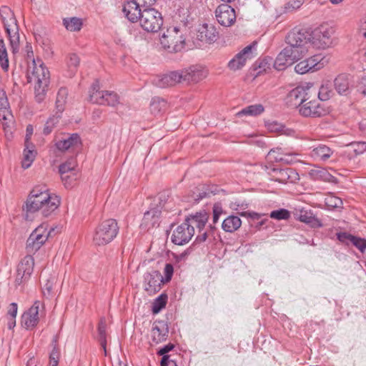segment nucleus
<instances>
[{"mask_svg": "<svg viewBox=\"0 0 366 366\" xmlns=\"http://www.w3.org/2000/svg\"><path fill=\"white\" fill-rule=\"evenodd\" d=\"M257 42L254 41L237 54L228 62L229 69L232 71L241 69L245 65L246 61L253 57V51L255 50Z\"/></svg>", "mask_w": 366, "mask_h": 366, "instance_id": "obj_12", "label": "nucleus"}, {"mask_svg": "<svg viewBox=\"0 0 366 366\" xmlns=\"http://www.w3.org/2000/svg\"><path fill=\"white\" fill-rule=\"evenodd\" d=\"M174 273L173 265L170 263L166 264L164 269V282H168L171 280Z\"/></svg>", "mask_w": 366, "mask_h": 366, "instance_id": "obj_55", "label": "nucleus"}, {"mask_svg": "<svg viewBox=\"0 0 366 366\" xmlns=\"http://www.w3.org/2000/svg\"><path fill=\"white\" fill-rule=\"evenodd\" d=\"M89 101L93 104L115 107L119 104V97L114 92L100 90L99 81L97 80L89 90Z\"/></svg>", "mask_w": 366, "mask_h": 366, "instance_id": "obj_5", "label": "nucleus"}, {"mask_svg": "<svg viewBox=\"0 0 366 366\" xmlns=\"http://www.w3.org/2000/svg\"><path fill=\"white\" fill-rule=\"evenodd\" d=\"M241 215L244 217H249L253 220H259L257 226V227L264 224L265 222L267 220L266 218L262 219V217H263L264 214H258L256 212H242Z\"/></svg>", "mask_w": 366, "mask_h": 366, "instance_id": "obj_52", "label": "nucleus"}, {"mask_svg": "<svg viewBox=\"0 0 366 366\" xmlns=\"http://www.w3.org/2000/svg\"><path fill=\"white\" fill-rule=\"evenodd\" d=\"M81 144V139L77 134H72L66 138H63L56 142L58 150L65 152L71 148L77 147Z\"/></svg>", "mask_w": 366, "mask_h": 366, "instance_id": "obj_26", "label": "nucleus"}, {"mask_svg": "<svg viewBox=\"0 0 366 366\" xmlns=\"http://www.w3.org/2000/svg\"><path fill=\"white\" fill-rule=\"evenodd\" d=\"M161 366H177L176 362L169 359V355H164L161 360Z\"/></svg>", "mask_w": 366, "mask_h": 366, "instance_id": "obj_61", "label": "nucleus"}, {"mask_svg": "<svg viewBox=\"0 0 366 366\" xmlns=\"http://www.w3.org/2000/svg\"><path fill=\"white\" fill-rule=\"evenodd\" d=\"M297 219L302 222L309 224L313 228H319L322 227L321 221L317 217H315L311 210H300L297 216Z\"/></svg>", "mask_w": 366, "mask_h": 366, "instance_id": "obj_29", "label": "nucleus"}, {"mask_svg": "<svg viewBox=\"0 0 366 366\" xmlns=\"http://www.w3.org/2000/svg\"><path fill=\"white\" fill-rule=\"evenodd\" d=\"M144 9L137 0H132L124 4L122 11L129 21L134 23L139 21Z\"/></svg>", "mask_w": 366, "mask_h": 366, "instance_id": "obj_20", "label": "nucleus"}, {"mask_svg": "<svg viewBox=\"0 0 366 366\" xmlns=\"http://www.w3.org/2000/svg\"><path fill=\"white\" fill-rule=\"evenodd\" d=\"M351 244L354 245L361 253L366 251V239L354 236L352 237Z\"/></svg>", "mask_w": 366, "mask_h": 366, "instance_id": "obj_50", "label": "nucleus"}, {"mask_svg": "<svg viewBox=\"0 0 366 366\" xmlns=\"http://www.w3.org/2000/svg\"><path fill=\"white\" fill-rule=\"evenodd\" d=\"M77 162L75 158L71 157L66 162L59 165V171L61 177L66 187L71 186L70 180L76 179V168Z\"/></svg>", "mask_w": 366, "mask_h": 366, "instance_id": "obj_21", "label": "nucleus"}, {"mask_svg": "<svg viewBox=\"0 0 366 366\" xmlns=\"http://www.w3.org/2000/svg\"><path fill=\"white\" fill-rule=\"evenodd\" d=\"M54 283V278L47 280L42 288V292L44 296H49L51 293L53 285Z\"/></svg>", "mask_w": 366, "mask_h": 366, "instance_id": "obj_56", "label": "nucleus"}, {"mask_svg": "<svg viewBox=\"0 0 366 366\" xmlns=\"http://www.w3.org/2000/svg\"><path fill=\"white\" fill-rule=\"evenodd\" d=\"M167 302V295L162 294L154 300L152 303V312L153 314L159 313L164 307H165Z\"/></svg>", "mask_w": 366, "mask_h": 366, "instance_id": "obj_45", "label": "nucleus"}, {"mask_svg": "<svg viewBox=\"0 0 366 366\" xmlns=\"http://www.w3.org/2000/svg\"><path fill=\"white\" fill-rule=\"evenodd\" d=\"M269 217L274 219L287 220L290 217V212L286 209H280L272 211Z\"/></svg>", "mask_w": 366, "mask_h": 366, "instance_id": "obj_47", "label": "nucleus"}, {"mask_svg": "<svg viewBox=\"0 0 366 366\" xmlns=\"http://www.w3.org/2000/svg\"><path fill=\"white\" fill-rule=\"evenodd\" d=\"M24 146L21 166L24 169H28L34 161L37 152L33 144H24Z\"/></svg>", "mask_w": 366, "mask_h": 366, "instance_id": "obj_30", "label": "nucleus"}, {"mask_svg": "<svg viewBox=\"0 0 366 366\" xmlns=\"http://www.w3.org/2000/svg\"><path fill=\"white\" fill-rule=\"evenodd\" d=\"M208 219V214L205 212L197 213L195 215L187 217L185 222L189 224L191 227L194 229V227L201 231L205 226Z\"/></svg>", "mask_w": 366, "mask_h": 366, "instance_id": "obj_31", "label": "nucleus"}, {"mask_svg": "<svg viewBox=\"0 0 366 366\" xmlns=\"http://www.w3.org/2000/svg\"><path fill=\"white\" fill-rule=\"evenodd\" d=\"M286 43L287 46L280 52L274 62V67L279 71L299 61L308 51L309 45L305 32H289Z\"/></svg>", "mask_w": 366, "mask_h": 366, "instance_id": "obj_1", "label": "nucleus"}, {"mask_svg": "<svg viewBox=\"0 0 366 366\" xmlns=\"http://www.w3.org/2000/svg\"><path fill=\"white\" fill-rule=\"evenodd\" d=\"M308 66L310 67V71H315L323 68L327 63V59L322 54H316L307 59Z\"/></svg>", "mask_w": 366, "mask_h": 366, "instance_id": "obj_34", "label": "nucleus"}, {"mask_svg": "<svg viewBox=\"0 0 366 366\" xmlns=\"http://www.w3.org/2000/svg\"><path fill=\"white\" fill-rule=\"evenodd\" d=\"M119 227L115 219L103 220L94 231L93 242L99 246L107 244L117 237Z\"/></svg>", "mask_w": 366, "mask_h": 366, "instance_id": "obj_4", "label": "nucleus"}, {"mask_svg": "<svg viewBox=\"0 0 366 366\" xmlns=\"http://www.w3.org/2000/svg\"><path fill=\"white\" fill-rule=\"evenodd\" d=\"M310 175L315 180H319L325 179V176L327 175V173L326 171L322 169H312L310 172Z\"/></svg>", "mask_w": 366, "mask_h": 366, "instance_id": "obj_57", "label": "nucleus"}, {"mask_svg": "<svg viewBox=\"0 0 366 366\" xmlns=\"http://www.w3.org/2000/svg\"><path fill=\"white\" fill-rule=\"evenodd\" d=\"M304 0H290L286 5L285 9L287 10H295L299 9L303 4Z\"/></svg>", "mask_w": 366, "mask_h": 366, "instance_id": "obj_59", "label": "nucleus"}, {"mask_svg": "<svg viewBox=\"0 0 366 366\" xmlns=\"http://www.w3.org/2000/svg\"><path fill=\"white\" fill-rule=\"evenodd\" d=\"M194 234V229L184 221L173 231L171 239L177 245H184L189 242Z\"/></svg>", "mask_w": 366, "mask_h": 366, "instance_id": "obj_14", "label": "nucleus"}, {"mask_svg": "<svg viewBox=\"0 0 366 366\" xmlns=\"http://www.w3.org/2000/svg\"><path fill=\"white\" fill-rule=\"evenodd\" d=\"M80 59L76 54H70L68 57L67 66L69 68V76H73L79 65Z\"/></svg>", "mask_w": 366, "mask_h": 366, "instance_id": "obj_43", "label": "nucleus"}, {"mask_svg": "<svg viewBox=\"0 0 366 366\" xmlns=\"http://www.w3.org/2000/svg\"><path fill=\"white\" fill-rule=\"evenodd\" d=\"M284 125L277 122L268 124L267 127L271 132L282 133Z\"/></svg>", "mask_w": 366, "mask_h": 366, "instance_id": "obj_60", "label": "nucleus"}, {"mask_svg": "<svg viewBox=\"0 0 366 366\" xmlns=\"http://www.w3.org/2000/svg\"><path fill=\"white\" fill-rule=\"evenodd\" d=\"M215 16L219 24L229 27L236 21L234 9L229 4H223L217 6L215 10Z\"/></svg>", "mask_w": 366, "mask_h": 366, "instance_id": "obj_15", "label": "nucleus"}, {"mask_svg": "<svg viewBox=\"0 0 366 366\" xmlns=\"http://www.w3.org/2000/svg\"><path fill=\"white\" fill-rule=\"evenodd\" d=\"M173 348H174V345L172 344L169 343V344H168L167 345H164L163 347H162L159 350L158 354L159 355H162V357L164 355H167V353L170 352Z\"/></svg>", "mask_w": 366, "mask_h": 366, "instance_id": "obj_64", "label": "nucleus"}, {"mask_svg": "<svg viewBox=\"0 0 366 366\" xmlns=\"http://www.w3.org/2000/svg\"><path fill=\"white\" fill-rule=\"evenodd\" d=\"M334 86L340 95L347 96L350 92V82L349 76L340 74L334 80Z\"/></svg>", "mask_w": 366, "mask_h": 366, "instance_id": "obj_28", "label": "nucleus"}, {"mask_svg": "<svg viewBox=\"0 0 366 366\" xmlns=\"http://www.w3.org/2000/svg\"><path fill=\"white\" fill-rule=\"evenodd\" d=\"M168 327L164 322H154L151 332L153 342L158 344L165 340L168 336Z\"/></svg>", "mask_w": 366, "mask_h": 366, "instance_id": "obj_24", "label": "nucleus"}, {"mask_svg": "<svg viewBox=\"0 0 366 366\" xmlns=\"http://www.w3.org/2000/svg\"><path fill=\"white\" fill-rule=\"evenodd\" d=\"M242 224L239 217L234 215H230L227 217L222 224V227L227 232H233L237 230Z\"/></svg>", "mask_w": 366, "mask_h": 366, "instance_id": "obj_33", "label": "nucleus"}, {"mask_svg": "<svg viewBox=\"0 0 366 366\" xmlns=\"http://www.w3.org/2000/svg\"><path fill=\"white\" fill-rule=\"evenodd\" d=\"M167 108V102L162 98L154 97L150 103V111L154 114L157 115L164 112Z\"/></svg>", "mask_w": 366, "mask_h": 366, "instance_id": "obj_37", "label": "nucleus"}, {"mask_svg": "<svg viewBox=\"0 0 366 366\" xmlns=\"http://www.w3.org/2000/svg\"><path fill=\"white\" fill-rule=\"evenodd\" d=\"M44 313L43 304L36 300L33 305L21 315V325L26 330H33L39 323Z\"/></svg>", "mask_w": 366, "mask_h": 366, "instance_id": "obj_10", "label": "nucleus"}, {"mask_svg": "<svg viewBox=\"0 0 366 366\" xmlns=\"http://www.w3.org/2000/svg\"><path fill=\"white\" fill-rule=\"evenodd\" d=\"M223 209L220 204L217 203L213 206V222L217 223L219 220V216L222 214Z\"/></svg>", "mask_w": 366, "mask_h": 366, "instance_id": "obj_58", "label": "nucleus"}, {"mask_svg": "<svg viewBox=\"0 0 366 366\" xmlns=\"http://www.w3.org/2000/svg\"><path fill=\"white\" fill-rule=\"evenodd\" d=\"M49 84H34L35 99L37 102L41 103L45 99Z\"/></svg>", "mask_w": 366, "mask_h": 366, "instance_id": "obj_44", "label": "nucleus"}, {"mask_svg": "<svg viewBox=\"0 0 366 366\" xmlns=\"http://www.w3.org/2000/svg\"><path fill=\"white\" fill-rule=\"evenodd\" d=\"M34 259L29 254L21 261L17 267V273L15 279V284L20 285L27 281L33 272Z\"/></svg>", "mask_w": 366, "mask_h": 366, "instance_id": "obj_13", "label": "nucleus"}, {"mask_svg": "<svg viewBox=\"0 0 366 366\" xmlns=\"http://www.w3.org/2000/svg\"><path fill=\"white\" fill-rule=\"evenodd\" d=\"M60 199L58 196L51 194L44 186L33 188L27 197L25 209L27 213L41 212L43 216L51 215L59 206Z\"/></svg>", "mask_w": 366, "mask_h": 366, "instance_id": "obj_2", "label": "nucleus"}, {"mask_svg": "<svg viewBox=\"0 0 366 366\" xmlns=\"http://www.w3.org/2000/svg\"><path fill=\"white\" fill-rule=\"evenodd\" d=\"M352 237H354V235L350 234L347 232H338L337 233V239L342 243L348 244L352 242Z\"/></svg>", "mask_w": 366, "mask_h": 366, "instance_id": "obj_54", "label": "nucleus"}, {"mask_svg": "<svg viewBox=\"0 0 366 366\" xmlns=\"http://www.w3.org/2000/svg\"><path fill=\"white\" fill-rule=\"evenodd\" d=\"M0 66L4 71H7L9 66L7 50L2 39H0Z\"/></svg>", "mask_w": 366, "mask_h": 366, "instance_id": "obj_41", "label": "nucleus"}, {"mask_svg": "<svg viewBox=\"0 0 366 366\" xmlns=\"http://www.w3.org/2000/svg\"><path fill=\"white\" fill-rule=\"evenodd\" d=\"M355 156L360 155L366 152V142H354L348 145Z\"/></svg>", "mask_w": 366, "mask_h": 366, "instance_id": "obj_48", "label": "nucleus"}, {"mask_svg": "<svg viewBox=\"0 0 366 366\" xmlns=\"http://www.w3.org/2000/svg\"><path fill=\"white\" fill-rule=\"evenodd\" d=\"M68 96V91L66 88H61L59 89L56 95V108L57 109L58 114H60L64 109V105L66 102Z\"/></svg>", "mask_w": 366, "mask_h": 366, "instance_id": "obj_39", "label": "nucleus"}, {"mask_svg": "<svg viewBox=\"0 0 366 366\" xmlns=\"http://www.w3.org/2000/svg\"><path fill=\"white\" fill-rule=\"evenodd\" d=\"M62 23L66 29L69 31H79L83 25L82 20L78 17L64 18Z\"/></svg>", "mask_w": 366, "mask_h": 366, "instance_id": "obj_36", "label": "nucleus"}, {"mask_svg": "<svg viewBox=\"0 0 366 366\" xmlns=\"http://www.w3.org/2000/svg\"><path fill=\"white\" fill-rule=\"evenodd\" d=\"M181 76L180 71H173L157 76L153 81L157 86L166 88L182 82Z\"/></svg>", "mask_w": 366, "mask_h": 366, "instance_id": "obj_22", "label": "nucleus"}, {"mask_svg": "<svg viewBox=\"0 0 366 366\" xmlns=\"http://www.w3.org/2000/svg\"><path fill=\"white\" fill-rule=\"evenodd\" d=\"M0 17L4 24V28H6V24L14 26V24L16 23V20L12 11L7 6H1L0 8Z\"/></svg>", "mask_w": 366, "mask_h": 366, "instance_id": "obj_38", "label": "nucleus"}, {"mask_svg": "<svg viewBox=\"0 0 366 366\" xmlns=\"http://www.w3.org/2000/svg\"><path fill=\"white\" fill-rule=\"evenodd\" d=\"M333 154V151L327 146L325 144H319L314 147L310 153V157L316 161H326Z\"/></svg>", "mask_w": 366, "mask_h": 366, "instance_id": "obj_27", "label": "nucleus"}, {"mask_svg": "<svg viewBox=\"0 0 366 366\" xmlns=\"http://www.w3.org/2000/svg\"><path fill=\"white\" fill-rule=\"evenodd\" d=\"M99 340L104 350H106V325L101 322L98 327Z\"/></svg>", "mask_w": 366, "mask_h": 366, "instance_id": "obj_51", "label": "nucleus"}, {"mask_svg": "<svg viewBox=\"0 0 366 366\" xmlns=\"http://www.w3.org/2000/svg\"><path fill=\"white\" fill-rule=\"evenodd\" d=\"M180 71L182 82H198L204 79L207 71L200 66H192Z\"/></svg>", "mask_w": 366, "mask_h": 366, "instance_id": "obj_17", "label": "nucleus"}, {"mask_svg": "<svg viewBox=\"0 0 366 366\" xmlns=\"http://www.w3.org/2000/svg\"><path fill=\"white\" fill-rule=\"evenodd\" d=\"M295 70L298 74H306L310 71V67L308 66V62L307 59L299 62L295 67Z\"/></svg>", "mask_w": 366, "mask_h": 366, "instance_id": "obj_53", "label": "nucleus"}, {"mask_svg": "<svg viewBox=\"0 0 366 366\" xmlns=\"http://www.w3.org/2000/svg\"><path fill=\"white\" fill-rule=\"evenodd\" d=\"M282 134L288 136V137H297V132L291 128H288L284 125Z\"/></svg>", "mask_w": 366, "mask_h": 366, "instance_id": "obj_63", "label": "nucleus"}, {"mask_svg": "<svg viewBox=\"0 0 366 366\" xmlns=\"http://www.w3.org/2000/svg\"><path fill=\"white\" fill-rule=\"evenodd\" d=\"M14 25V26H11L9 24H6L5 29L8 34L12 51L13 52H16L19 46V34L18 33L17 24L16 23Z\"/></svg>", "mask_w": 366, "mask_h": 366, "instance_id": "obj_32", "label": "nucleus"}, {"mask_svg": "<svg viewBox=\"0 0 366 366\" xmlns=\"http://www.w3.org/2000/svg\"><path fill=\"white\" fill-rule=\"evenodd\" d=\"M139 24L147 32H157L163 25L162 14L153 8L144 9Z\"/></svg>", "mask_w": 366, "mask_h": 366, "instance_id": "obj_9", "label": "nucleus"}, {"mask_svg": "<svg viewBox=\"0 0 366 366\" xmlns=\"http://www.w3.org/2000/svg\"><path fill=\"white\" fill-rule=\"evenodd\" d=\"M310 86L307 85H300L292 89L287 95L288 102L294 106L300 107V104L307 101L309 99L308 92Z\"/></svg>", "mask_w": 366, "mask_h": 366, "instance_id": "obj_18", "label": "nucleus"}, {"mask_svg": "<svg viewBox=\"0 0 366 366\" xmlns=\"http://www.w3.org/2000/svg\"><path fill=\"white\" fill-rule=\"evenodd\" d=\"M269 174L272 175L273 178L280 182L287 183V182H294L297 178V173H296L292 169H270L267 166L262 167Z\"/></svg>", "mask_w": 366, "mask_h": 366, "instance_id": "obj_19", "label": "nucleus"}, {"mask_svg": "<svg viewBox=\"0 0 366 366\" xmlns=\"http://www.w3.org/2000/svg\"><path fill=\"white\" fill-rule=\"evenodd\" d=\"M185 29L173 26L167 29L160 37V44L169 52H179L184 48Z\"/></svg>", "mask_w": 366, "mask_h": 366, "instance_id": "obj_3", "label": "nucleus"}, {"mask_svg": "<svg viewBox=\"0 0 366 366\" xmlns=\"http://www.w3.org/2000/svg\"><path fill=\"white\" fill-rule=\"evenodd\" d=\"M334 94L332 85L329 83H325L320 87L318 92V98L320 101H327L330 99Z\"/></svg>", "mask_w": 366, "mask_h": 366, "instance_id": "obj_40", "label": "nucleus"}, {"mask_svg": "<svg viewBox=\"0 0 366 366\" xmlns=\"http://www.w3.org/2000/svg\"><path fill=\"white\" fill-rule=\"evenodd\" d=\"M281 151V148L272 149L268 153V155L272 156L274 153L278 152L277 156H274V159L277 162H285L286 163H290L292 162V156L290 154H285V157L282 156V153L279 152Z\"/></svg>", "mask_w": 366, "mask_h": 366, "instance_id": "obj_49", "label": "nucleus"}, {"mask_svg": "<svg viewBox=\"0 0 366 366\" xmlns=\"http://www.w3.org/2000/svg\"><path fill=\"white\" fill-rule=\"evenodd\" d=\"M175 20L177 23H179V25L177 26H180V29H184L185 33L188 32V27L190 26L193 21V17L192 16V14L187 6L180 7L177 10V15L175 16Z\"/></svg>", "mask_w": 366, "mask_h": 366, "instance_id": "obj_23", "label": "nucleus"}, {"mask_svg": "<svg viewBox=\"0 0 366 366\" xmlns=\"http://www.w3.org/2000/svg\"><path fill=\"white\" fill-rule=\"evenodd\" d=\"M17 310H18L17 304L15 302L11 303L9 305V310H8V312H7L8 317H16V315H17Z\"/></svg>", "mask_w": 366, "mask_h": 366, "instance_id": "obj_62", "label": "nucleus"}, {"mask_svg": "<svg viewBox=\"0 0 366 366\" xmlns=\"http://www.w3.org/2000/svg\"><path fill=\"white\" fill-rule=\"evenodd\" d=\"M164 282L163 277L158 271H152L144 275V288L149 295H154L159 291L161 285Z\"/></svg>", "mask_w": 366, "mask_h": 366, "instance_id": "obj_16", "label": "nucleus"}, {"mask_svg": "<svg viewBox=\"0 0 366 366\" xmlns=\"http://www.w3.org/2000/svg\"><path fill=\"white\" fill-rule=\"evenodd\" d=\"M60 117V114L56 112L55 115L48 119L43 130L45 135H48L52 132L53 129L58 124Z\"/></svg>", "mask_w": 366, "mask_h": 366, "instance_id": "obj_46", "label": "nucleus"}, {"mask_svg": "<svg viewBox=\"0 0 366 366\" xmlns=\"http://www.w3.org/2000/svg\"><path fill=\"white\" fill-rule=\"evenodd\" d=\"M28 82L34 84H49L50 74L40 59L29 62L26 70Z\"/></svg>", "mask_w": 366, "mask_h": 366, "instance_id": "obj_6", "label": "nucleus"}, {"mask_svg": "<svg viewBox=\"0 0 366 366\" xmlns=\"http://www.w3.org/2000/svg\"><path fill=\"white\" fill-rule=\"evenodd\" d=\"M52 345L53 348L49 355V366H58L60 352L57 346L56 338H54L52 340Z\"/></svg>", "mask_w": 366, "mask_h": 366, "instance_id": "obj_42", "label": "nucleus"}, {"mask_svg": "<svg viewBox=\"0 0 366 366\" xmlns=\"http://www.w3.org/2000/svg\"><path fill=\"white\" fill-rule=\"evenodd\" d=\"M54 229H49L46 224L39 225L32 232L26 241V249L28 254H34L37 252L46 242Z\"/></svg>", "mask_w": 366, "mask_h": 366, "instance_id": "obj_7", "label": "nucleus"}, {"mask_svg": "<svg viewBox=\"0 0 366 366\" xmlns=\"http://www.w3.org/2000/svg\"><path fill=\"white\" fill-rule=\"evenodd\" d=\"M299 113L305 117L318 118L325 116L329 111L318 100L306 101L300 105Z\"/></svg>", "mask_w": 366, "mask_h": 366, "instance_id": "obj_11", "label": "nucleus"}, {"mask_svg": "<svg viewBox=\"0 0 366 366\" xmlns=\"http://www.w3.org/2000/svg\"><path fill=\"white\" fill-rule=\"evenodd\" d=\"M217 32L212 25L204 24L198 30L197 39L201 41L212 43L216 41Z\"/></svg>", "mask_w": 366, "mask_h": 366, "instance_id": "obj_25", "label": "nucleus"}, {"mask_svg": "<svg viewBox=\"0 0 366 366\" xmlns=\"http://www.w3.org/2000/svg\"><path fill=\"white\" fill-rule=\"evenodd\" d=\"M333 29L326 26H321L310 34H307L308 45H312L316 49H325L332 44V35Z\"/></svg>", "mask_w": 366, "mask_h": 366, "instance_id": "obj_8", "label": "nucleus"}, {"mask_svg": "<svg viewBox=\"0 0 366 366\" xmlns=\"http://www.w3.org/2000/svg\"><path fill=\"white\" fill-rule=\"evenodd\" d=\"M264 111V107L260 104H252L246 107L245 108L242 109L241 111H239L237 115L238 117L242 116H251V117H256L258 115H260L263 113Z\"/></svg>", "mask_w": 366, "mask_h": 366, "instance_id": "obj_35", "label": "nucleus"}]
</instances>
